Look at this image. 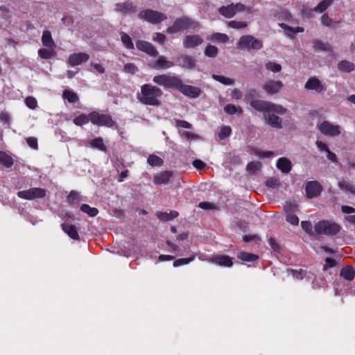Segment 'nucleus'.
I'll use <instances>...</instances> for the list:
<instances>
[{
  "label": "nucleus",
  "instance_id": "f257e3e1",
  "mask_svg": "<svg viewBox=\"0 0 355 355\" xmlns=\"http://www.w3.org/2000/svg\"><path fill=\"white\" fill-rule=\"evenodd\" d=\"M250 105L255 110L264 112V116L268 123L276 128H282V121L274 113L284 114L286 110L282 105L271 103L261 100H254Z\"/></svg>",
  "mask_w": 355,
  "mask_h": 355
},
{
  "label": "nucleus",
  "instance_id": "f03ea898",
  "mask_svg": "<svg viewBox=\"0 0 355 355\" xmlns=\"http://www.w3.org/2000/svg\"><path fill=\"white\" fill-rule=\"evenodd\" d=\"M162 89L150 84H145L141 87V92L137 94L138 101L144 105L159 106V98L162 96Z\"/></svg>",
  "mask_w": 355,
  "mask_h": 355
},
{
  "label": "nucleus",
  "instance_id": "7ed1b4c3",
  "mask_svg": "<svg viewBox=\"0 0 355 355\" xmlns=\"http://www.w3.org/2000/svg\"><path fill=\"white\" fill-rule=\"evenodd\" d=\"M199 26L200 24L198 21L189 17L184 16L176 19L173 25L167 28L166 32L170 34H174L190 28L196 29Z\"/></svg>",
  "mask_w": 355,
  "mask_h": 355
},
{
  "label": "nucleus",
  "instance_id": "20e7f679",
  "mask_svg": "<svg viewBox=\"0 0 355 355\" xmlns=\"http://www.w3.org/2000/svg\"><path fill=\"white\" fill-rule=\"evenodd\" d=\"M341 230V227L336 222L323 220L314 225V231L318 235L334 236Z\"/></svg>",
  "mask_w": 355,
  "mask_h": 355
},
{
  "label": "nucleus",
  "instance_id": "39448f33",
  "mask_svg": "<svg viewBox=\"0 0 355 355\" xmlns=\"http://www.w3.org/2000/svg\"><path fill=\"white\" fill-rule=\"evenodd\" d=\"M153 81L165 89H177L180 85L181 79L177 76L160 74L153 77Z\"/></svg>",
  "mask_w": 355,
  "mask_h": 355
},
{
  "label": "nucleus",
  "instance_id": "423d86ee",
  "mask_svg": "<svg viewBox=\"0 0 355 355\" xmlns=\"http://www.w3.org/2000/svg\"><path fill=\"white\" fill-rule=\"evenodd\" d=\"M238 47L242 50H259L263 47L262 42L252 35L242 36L238 43Z\"/></svg>",
  "mask_w": 355,
  "mask_h": 355
},
{
  "label": "nucleus",
  "instance_id": "0eeeda50",
  "mask_svg": "<svg viewBox=\"0 0 355 355\" xmlns=\"http://www.w3.org/2000/svg\"><path fill=\"white\" fill-rule=\"evenodd\" d=\"M138 17L152 24H159L167 19L165 14L151 9H146L139 12Z\"/></svg>",
  "mask_w": 355,
  "mask_h": 355
},
{
  "label": "nucleus",
  "instance_id": "6e6552de",
  "mask_svg": "<svg viewBox=\"0 0 355 355\" xmlns=\"http://www.w3.org/2000/svg\"><path fill=\"white\" fill-rule=\"evenodd\" d=\"M90 121L95 125H104L112 128L114 125L115 122L112 116L106 114H100L97 112L90 113Z\"/></svg>",
  "mask_w": 355,
  "mask_h": 355
},
{
  "label": "nucleus",
  "instance_id": "1a4fd4ad",
  "mask_svg": "<svg viewBox=\"0 0 355 355\" xmlns=\"http://www.w3.org/2000/svg\"><path fill=\"white\" fill-rule=\"evenodd\" d=\"M17 196L21 199L32 200L37 198H43L46 195V190L42 188H31L17 192Z\"/></svg>",
  "mask_w": 355,
  "mask_h": 355
},
{
  "label": "nucleus",
  "instance_id": "9d476101",
  "mask_svg": "<svg viewBox=\"0 0 355 355\" xmlns=\"http://www.w3.org/2000/svg\"><path fill=\"white\" fill-rule=\"evenodd\" d=\"M246 9L245 5L241 3H231L226 6H221L218 9L219 13L226 18L233 17L237 12L244 11Z\"/></svg>",
  "mask_w": 355,
  "mask_h": 355
},
{
  "label": "nucleus",
  "instance_id": "9b49d317",
  "mask_svg": "<svg viewBox=\"0 0 355 355\" xmlns=\"http://www.w3.org/2000/svg\"><path fill=\"white\" fill-rule=\"evenodd\" d=\"M318 128L320 131L324 135L335 137L340 134V126L333 125L327 121L318 124Z\"/></svg>",
  "mask_w": 355,
  "mask_h": 355
},
{
  "label": "nucleus",
  "instance_id": "f8f14e48",
  "mask_svg": "<svg viewBox=\"0 0 355 355\" xmlns=\"http://www.w3.org/2000/svg\"><path fill=\"white\" fill-rule=\"evenodd\" d=\"M178 90L184 96L192 98L198 97L201 94L200 88L191 85H184L183 84L182 80Z\"/></svg>",
  "mask_w": 355,
  "mask_h": 355
},
{
  "label": "nucleus",
  "instance_id": "ddd939ff",
  "mask_svg": "<svg viewBox=\"0 0 355 355\" xmlns=\"http://www.w3.org/2000/svg\"><path fill=\"white\" fill-rule=\"evenodd\" d=\"M148 65L152 69L161 70L173 67L174 63L172 61L168 60L166 57L160 55L155 61L150 62Z\"/></svg>",
  "mask_w": 355,
  "mask_h": 355
},
{
  "label": "nucleus",
  "instance_id": "4468645a",
  "mask_svg": "<svg viewBox=\"0 0 355 355\" xmlns=\"http://www.w3.org/2000/svg\"><path fill=\"white\" fill-rule=\"evenodd\" d=\"M136 46L139 50L146 53L150 56L155 57L158 55V52L155 47L148 42L138 40L136 42Z\"/></svg>",
  "mask_w": 355,
  "mask_h": 355
},
{
  "label": "nucleus",
  "instance_id": "2eb2a0df",
  "mask_svg": "<svg viewBox=\"0 0 355 355\" xmlns=\"http://www.w3.org/2000/svg\"><path fill=\"white\" fill-rule=\"evenodd\" d=\"M89 59V55L86 53H75L69 55L68 63L71 67H75L87 62Z\"/></svg>",
  "mask_w": 355,
  "mask_h": 355
},
{
  "label": "nucleus",
  "instance_id": "dca6fc26",
  "mask_svg": "<svg viewBox=\"0 0 355 355\" xmlns=\"http://www.w3.org/2000/svg\"><path fill=\"white\" fill-rule=\"evenodd\" d=\"M305 88L308 90H313L317 93H322L325 90L324 85L316 77L310 78L305 84Z\"/></svg>",
  "mask_w": 355,
  "mask_h": 355
},
{
  "label": "nucleus",
  "instance_id": "f3484780",
  "mask_svg": "<svg viewBox=\"0 0 355 355\" xmlns=\"http://www.w3.org/2000/svg\"><path fill=\"white\" fill-rule=\"evenodd\" d=\"M208 260L223 267H231L233 265L232 258L227 255H214Z\"/></svg>",
  "mask_w": 355,
  "mask_h": 355
},
{
  "label": "nucleus",
  "instance_id": "a211bd4d",
  "mask_svg": "<svg viewBox=\"0 0 355 355\" xmlns=\"http://www.w3.org/2000/svg\"><path fill=\"white\" fill-rule=\"evenodd\" d=\"M283 87V83L280 80H268L263 85L264 90L270 95L278 93Z\"/></svg>",
  "mask_w": 355,
  "mask_h": 355
},
{
  "label": "nucleus",
  "instance_id": "6ab92c4d",
  "mask_svg": "<svg viewBox=\"0 0 355 355\" xmlns=\"http://www.w3.org/2000/svg\"><path fill=\"white\" fill-rule=\"evenodd\" d=\"M321 191L322 187L316 181H311L306 184V191L307 196L310 198L319 196Z\"/></svg>",
  "mask_w": 355,
  "mask_h": 355
},
{
  "label": "nucleus",
  "instance_id": "aec40b11",
  "mask_svg": "<svg viewBox=\"0 0 355 355\" xmlns=\"http://www.w3.org/2000/svg\"><path fill=\"white\" fill-rule=\"evenodd\" d=\"M202 42L203 39L200 35H187L183 40V45L186 49H191L201 44Z\"/></svg>",
  "mask_w": 355,
  "mask_h": 355
},
{
  "label": "nucleus",
  "instance_id": "412c9836",
  "mask_svg": "<svg viewBox=\"0 0 355 355\" xmlns=\"http://www.w3.org/2000/svg\"><path fill=\"white\" fill-rule=\"evenodd\" d=\"M173 176V173L169 171H162L159 173H157L153 177V182L155 184L161 185L167 184L171 177Z\"/></svg>",
  "mask_w": 355,
  "mask_h": 355
},
{
  "label": "nucleus",
  "instance_id": "4be33fe9",
  "mask_svg": "<svg viewBox=\"0 0 355 355\" xmlns=\"http://www.w3.org/2000/svg\"><path fill=\"white\" fill-rule=\"evenodd\" d=\"M114 10L116 12H121L123 14H130L136 12V7L130 2H124L121 3H116Z\"/></svg>",
  "mask_w": 355,
  "mask_h": 355
},
{
  "label": "nucleus",
  "instance_id": "5701e85b",
  "mask_svg": "<svg viewBox=\"0 0 355 355\" xmlns=\"http://www.w3.org/2000/svg\"><path fill=\"white\" fill-rule=\"evenodd\" d=\"M63 231L72 239L79 240V235L75 225L64 223L62 224Z\"/></svg>",
  "mask_w": 355,
  "mask_h": 355
},
{
  "label": "nucleus",
  "instance_id": "b1692460",
  "mask_svg": "<svg viewBox=\"0 0 355 355\" xmlns=\"http://www.w3.org/2000/svg\"><path fill=\"white\" fill-rule=\"evenodd\" d=\"M291 166V162L287 158L281 157L277 162V167L284 173H289Z\"/></svg>",
  "mask_w": 355,
  "mask_h": 355
},
{
  "label": "nucleus",
  "instance_id": "393cba45",
  "mask_svg": "<svg viewBox=\"0 0 355 355\" xmlns=\"http://www.w3.org/2000/svg\"><path fill=\"white\" fill-rule=\"evenodd\" d=\"M42 42L44 46L49 49H54L56 46L49 31H44L43 32L42 36Z\"/></svg>",
  "mask_w": 355,
  "mask_h": 355
},
{
  "label": "nucleus",
  "instance_id": "a878e982",
  "mask_svg": "<svg viewBox=\"0 0 355 355\" xmlns=\"http://www.w3.org/2000/svg\"><path fill=\"white\" fill-rule=\"evenodd\" d=\"M180 66L184 68L192 69L196 66V60L191 56L182 55L180 58Z\"/></svg>",
  "mask_w": 355,
  "mask_h": 355
},
{
  "label": "nucleus",
  "instance_id": "bb28decb",
  "mask_svg": "<svg viewBox=\"0 0 355 355\" xmlns=\"http://www.w3.org/2000/svg\"><path fill=\"white\" fill-rule=\"evenodd\" d=\"M62 97L71 103H77L79 101L78 94L70 89H65L62 93Z\"/></svg>",
  "mask_w": 355,
  "mask_h": 355
},
{
  "label": "nucleus",
  "instance_id": "cd10ccee",
  "mask_svg": "<svg viewBox=\"0 0 355 355\" xmlns=\"http://www.w3.org/2000/svg\"><path fill=\"white\" fill-rule=\"evenodd\" d=\"M237 257L241 261L247 262H253L259 259V257L257 254L246 252H239L237 254Z\"/></svg>",
  "mask_w": 355,
  "mask_h": 355
},
{
  "label": "nucleus",
  "instance_id": "c85d7f7f",
  "mask_svg": "<svg viewBox=\"0 0 355 355\" xmlns=\"http://www.w3.org/2000/svg\"><path fill=\"white\" fill-rule=\"evenodd\" d=\"M340 275L345 279L351 281L355 277V271L352 267L346 266L341 269Z\"/></svg>",
  "mask_w": 355,
  "mask_h": 355
},
{
  "label": "nucleus",
  "instance_id": "c756f323",
  "mask_svg": "<svg viewBox=\"0 0 355 355\" xmlns=\"http://www.w3.org/2000/svg\"><path fill=\"white\" fill-rule=\"evenodd\" d=\"M0 164L6 168H10L13 165V159L6 153L0 151Z\"/></svg>",
  "mask_w": 355,
  "mask_h": 355
},
{
  "label": "nucleus",
  "instance_id": "7c9ffc66",
  "mask_svg": "<svg viewBox=\"0 0 355 355\" xmlns=\"http://www.w3.org/2000/svg\"><path fill=\"white\" fill-rule=\"evenodd\" d=\"M89 145L93 148L98 149L101 151L106 150V146L103 143V139L101 137H97L89 141Z\"/></svg>",
  "mask_w": 355,
  "mask_h": 355
},
{
  "label": "nucleus",
  "instance_id": "2f4dec72",
  "mask_svg": "<svg viewBox=\"0 0 355 355\" xmlns=\"http://www.w3.org/2000/svg\"><path fill=\"white\" fill-rule=\"evenodd\" d=\"M90 121V114L89 115H86L84 114H81L79 116L75 117L73 119V123L76 125L82 126L86 123H87Z\"/></svg>",
  "mask_w": 355,
  "mask_h": 355
},
{
  "label": "nucleus",
  "instance_id": "473e14b6",
  "mask_svg": "<svg viewBox=\"0 0 355 355\" xmlns=\"http://www.w3.org/2000/svg\"><path fill=\"white\" fill-rule=\"evenodd\" d=\"M338 67L340 71L350 72L354 69V64L352 62L343 60L338 63Z\"/></svg>",
  "mask_w": 355,
  "mask_h": 355
},
{
  "label": "nucleus",
  "instance_id": "72a5a7b5",
  "mask_svg": "<svg viewBox=\"0 0 355 355\" xmlns=\"http://www.w3.org/2000/svg\"><path fill=\"white\" fill-rule=\"evenodd\" d=\"M38 55L42 59H49L55 55V51L53 49H40Z\"/></svg>",
  "mask_w": 355,
  "mask_h": 355
},
{
  "label": "nucleus",
  "instance_id": "f704fd0d",
  "mask_svg": "<svg viewBox=\"0 0 355 355\" xmlns=\"http://www.w3.org/2000/svg\"><path fill=\"white\" fill-rule=\"evenodd\" d=\"M333 1L334 0H322L314 8V11L323 12L332 4Z\"/></svg>",
  "mask_w": 355,
  "mask_h": 355
},
{
  "label": "nucleus",
  "instance_id": "c9c22d12",
  "mask_svg": "<svg viewBox=\"0 0 355 355\" xmlns=\"http://www.w3.org/2000/svg\"><path fill=\"white\" fill-rule=\"evenodd\" d=\"M80 200V196L77 191H71L67 196V201L71 205H77Z\"/></svg>",
  "mask_w": 355,
  "mask_h": 355
},
{
  "label": "nucleus",
  "instance_id": "e433bc0d",
  "mask_svg": "<svg viewBox=\"0 0 355 355\" xmlns=\"http://www.w3.org/2000/svg\"><path fill=\"white\" fill-rule=\"evenodd\" d=\"M148 163L152 166H160L163 164L164 161L161 157L155 155H150L148 157Z\"/></svg>",
  "mask_w": 355,
  "mask_h": 355
},
{
  "label": "nucleus",
  "instance_id": "4c0bfd02",
  "mask_svg": "<svg viewBox=\"0 0 355 355\" xmlns=\"http://www.w3.org/2000/svg\"><path fill=\"white\" fill-rule=\"evenodd\" d=\"M121 39L124 46L128 49H133L134 44L132 43L131 37L125 33L122 32L121 33Z\"/></svg>",
  "mask_w": 355,
  "mask_h": 355
},
{
  "label": "nucleus",
  "instance_id": "58836bf2",
  "mask_svg": "<svg viewBox=\"0 0 355 355\" xmlns=\"http://www.w3.org/2000/svg\"><path fill=\"white\" fill-rule=\"evenodd\" d=\"M211 40L214 42L226 43L229 40V37L224 33H216L211 35Z\"/></svg>",
  "mask_w": 355,
  "mask_h": 355
},
{
  "label": "nucleus",
  "instance_id": "ea45409f",
  "mask_svg": "<svg viewBox=\"0 0 355 355\" xmlns=\"http://www.w3.org/2000/svg\"><path fill=\"white\" fill-rule=\"evenodd\" d=\"M80 210L86 214H87L89 216L94 217L96 216L98 213V211L95 207H91L89 205L87 204H84L80 207Z\"/></svg>",
  "mask_w": 355,
  "mask_h": 355
},
{
  "label": "nucleus",
  "instance_id": "a19ab883",
  "mask_svg": "<svg viewBox=\"0 0 355 355\" xmlns=\"http://www.w3.org/2000/svg\"><path fill=\"white\" fill-rule=\"evenodd\" d=\"M212 77L214 80L225 85H233L234 83L233 79H231L223 76L213 74Z\"/></svg>",
  "mask_w": 355,
  "mask_h": 355
},
{
  "label": "nucleus",
  "instance_id": "79ce46f5",
  "mask_svg": "<svg viewBox=\"0 0 355 355\" xmlns=\"http://www.w3.org/2000/svg\"><path fill=\"white\" fill-rule=\"evenodd\" d=\"M261 164L259 162H250L246 167L247 171L250 173H255L261 169Z\"/></svg>",
  "mask_w": 355,
  "mask_h": 355
},
{
  "label": "nucleus",
  "instance_id": "37998d69",
  "mask_svg": "<svg viewBox=\"0 0 355 355\" xmlns=\"http://www.w3.org/2000/svg\"><path fill=\"white\" fill-rule=\"evenodd\" d=\"M227 26L234 29H242L246 28L248 24L245 21H238L232 20L227 22Z\"/></svg>",
  "mask_w": 355,
  "mask_h": 355
},
{
  "label": "nucleus",
  "instance_id": "c03bdc74",
  "mask_svg": "<svg viewBox=\"0 0 355 355\" xmlns=\"http://www.w3.org/2000/svg\"><path fill=\"white\" fill-rule=\"evenodd\" d=\"M321 22L322 25L327 27H334L336 24H338V21H334L327 14H324L321 17Z\"/></svg>",
  "mask_w": 355,
  "mask_h": 355
},
{
  "label": "nucleus",
  "instance_id": "a18cd8bd",
  "mask_svg": "<svg viewBox=\"0 0 355 355\" xmlns=\"http://www.w3.org/2000/svg\"><path fill=\"white\" fill-rule=\"evenodd\" d=\"M338 185L341 189L348 191L350 193L355 194V187L349 182L343 180L338 183Z\"/></svg>",
  "mask_w": 355,
  "mask_h": 355
},
{
  "label": "nucleus",
  "instance_id": "49530a36",
  "mask_svg": "<svg viewBox=\"0 0 355 355\" xmlns=\"http://www.w3.org/2000/svg\"><path fill=\"white\" fill-rule=\"evenodd\" d=\"M281 26L284 28L286 31H287L288 32L286 33V34L289 36V37H292L294 34H295L296 33H299V32H303L304 31V28H302V27H297L295 29L294 28H292L291 27L288 26V25L286 24H281Z\"/></svg>",
  "mask_w": 355,
  "mask_h": 355
},
{
  "label": "nucleus",
  "instance_id": "de8ad7c7",
  "mask_svg": "<svg viewBox=\"0 0 355 355\" xmlns=\"http://www.w3.org/2000/svg\"><path fill=\"white\" fill-rule=\"evenodd\" d=\"M218 53V48L213 45H208L205 51V54L211 58H214Z\"/></svg>",
  "mask_w": 355,
  "mask_h": 355
},
{
  "label": "nucleus",
  "instance_id": "09e8293b",
  "mask_svg": "<svg viewBox=\"0 0 355 355\" xmlns=\"http://www.w3.org/2000/svg\"><path fill=\"white\" fill-rule=\"evenodd\" d=\"M232 132V129L230 126H222L218 134V137L220 139H225L228 137Z\"/></svg>",
  "mask_w": 355,
  "mask_h": 355
},
{
  "label": "nucleus",
  "instance_id": "8fccbe9b",
  "mask_svg": "<svg viewBox=\"0 0 355 355\" xmlns=\"http://www.w3.org/2000/svg\"><path fill=\"white\" fill-rule=\"evenodd\" d=\"M225 111L230 114H234L236 112L242 114L243 110L241 107H237L233 104H228L225 107Z\"/></svg>",
  "mask_w": 355,
  "mask_h": 355
},
{
  "label": "nucleus",
  "instance_id": "3c124183",
  "mask_svg": "<svg viewBox=\"0 0 355 355\" xmlns=\"http://www.w3.org/2000/svg\"><path fill=\"white\" fill-rule=\"evenodd\" d=\"M288 272L291 274L293 277L300 280L302 279L306 274V272L302 269H300V270L289 269Z\"/></svg>",
  "mask_w": 355,
  "mask_h": 355
},
{
  "label": "nucleus",
  "instance_id": "603ef678",
  "mask_svg": "<svg viewBox=\"0 0 355 355\" xmlns=\"http://www.w3.org/2000/svg\"><path fill=\"white\" fill-rule=\"evenodd\" d=\"M194 258H195V257L193 256V257H189V258H182V259H176L173 262V266L174 267H178V266H180L182 265L188 264L191 261H192L194 259Z\"/></svg>",
  "mask_w": 355,
  "mask_h": 355
},
{
  "label": "nucleus",
  "instance_id": "864d4df0",
  "mask_svg": "<svg viewBox=\"0 0 355 355\" xmlns=\"http://www.w3.org/2000/svg\"><path fill=\"white\" fill-rule=\"evenodd\" d=\"M266 67L268 70L273 72H279L282 70V66L279 64L273 62H268Z\"/></svg>",
  "mask_w": 355,
  "mask_h": 355
},
{
  "label": "nucleus",
  "instance_id": "5fc2aeb1",
  "mask_svg": "<svg viewBox=\"0 0 355 355\" xmlns=\"http://www.w3.org/2000/svg\"><path fill=\"white\" fill-rule=\"evenodd\" d=\"M25 103L28 107L34 110L37 106V100L33 96H28L25 99Z\"/></svg>",
  "mask_w": 355,
  "mask_h": 355
},
{
  "label": "nucleus",
  "instance_id": "6e6d98bb",
  "mask_svg": "<svg viewBox=\"0 0 355 355\" xmlns=\"http://www.w3.org/2000/svg\"><path fill=\"white\" fill-rule=\"evenodd\" d=\"M123 71L125 73L134 74L138 71V68L132 63H127L124 65Z\"/></svg>",
  "mask_w": 355,
  "mask_h": 355
},
{
  "label": "nucleus",
  "instance_id": "4d7b16f0",
  "mask_svg": "<svg viewBox=\"0 0 355 355\" xmlns=\"http://www.w3.org/2000/svg\"><path fill=\"white\" fill-rule=\"evenodd\" d=\"M313 12H314V8L311 9L306 5H303L301 8V13L303 17H306L307 18L313 17Z\"/></svg>",
  "mask_w": 355,
  "mask_h": 355
},
{
  "label": "nucleus",
  "instance_id": "13d9d810",
  "mask_svg": "<svg viewBox=\"0 0 355 355\" xmlns=\"http://www.w3.org/2000/svg\"><path fill=\"white\" fill-rule=\"evenodd\" d=\"M198 207L203 209H217L218 207L214 203L209 202H201L198 204Z\"/></svg>",
  "mask_w": 355,
  "mask_h": 355
},
{
  "label": "nucleus",
  "instance_id": "bf43d9fd",
  "mask_svg": "<svg viewBox=\"0 0 355 355\" xmlns=\"http://www.w3.org/2000/svg\"><path fill=\"white\" fill-rule=\"evenodd\" d=\"M301 226L302 229L311 235H313L312 225L309 221H302Z\"/></svg>",
  "mask_w": 355,
  "mask_h": 355
},
{
  "label": "nucleus",
  "instance_id": "052dcab7",
  "mask_svg": "<svg viewBox=\"0 0 355 355\" xmlns=\"http://www.w3.org/2000/svg\"><path fill=\"white\" fill-rule=\"evenodd\" d=\"M27 144L32 148L37 150L38 148L37 139L35 137H30L26 138Z\"/></svg>",
  "mask_w": 355,
  "mask_h": 355
},
{
  "label": "nucleus",
  "instance_id": "680f3d73",
  "mask_svg": "<svg viewBox=\"0 0 355 355\" xmlns=\"http://www.w3.org/2000/svg\"><path fill=\"white\" fill-rule=\"evenodd\" d=\"M266 185L268 188H276L279 185V181L277 178H271L267 180L266 182Z\"/></svg>",
  "mask_w": 355,
  "mask_h": 355
},
{
  "label": "nucleus",
  "instance_id": "e2e57ef3",
  "mask_svg": "<svg viewBox=\"0 0 355 355\" xmlns=\"http://www.w3.org/2000/svg\"><path fill=\"white\" fill-rule=\"evenodd\" d=\"M286 220L292 225H297L299 223V218L297 216L288 214L286 216Z\"/></svg>",
  "mask_w": 355,
  "mask_h": 355
},
{
  "label": "nucleus",
  "instance_id": "0e129e2a",
  "mask_svg": "<svg viewBox=\"0 0 355 355\" xmlns=\"http://www.w3.org/2000/svg\"><path fill=\"white\" fill-rule=\"evenodd\" d=\"M181 136L183 138L187 139V140H193L198 138V136L197 135L188 131H183L181 133Z\"/></svg>",
  "mask_w": 355,
  "mask_h": 355
},
{
  "label": "nucleus",
  "instance_id": "69168bd1",
  "mask_svg": "<svg viewBox=\"0 0 355 355\" xmlns=\"http://www.w3.org/2000/svg\"><path fill=\"white\" fill-rule=\"evenodd\" d=\"M153 40L155 41V42H157L159 44H164L165 40H166V36L162 34V33H156L153 37Z\"/></svg>",
  "mask_w": 355,
  "mask_h": 355
},
{
  "label": "nucleus",
  "instance_id": "338daca9",
  "mask_svg": "<svg viewBox=\"0 0 355 355\" xmlns=\"http://www.w3.org/2000/svg\"><path fill=\"white\" fill-rule=\"evenodd\" d=\"M336 266V261L331 258L327 257L325 259V264L323 266V270H327L329 268L334 267Z\"/></svg>",
  "mask_w": 355,
  "mask_h": 355
},
{
  "label": "nucleus",
  "instance_id": "774afa93",
  "mask_svg": "<svg viewBox=\"0 0 355 355\" xmlns=\"http://www.w3.org/2000/svg\"><path fill=\"white\" fill-rule=\"evenodd\" d=\"M193 166L198 170H202L205 168L206 164L200 159H195Z\"/></svg>",
  "mask_w": 355,
  "mask_h": 355
}]
</instances>
